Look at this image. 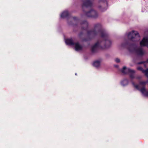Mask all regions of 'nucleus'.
Returning a JSON list of instances; mask_svg holds the SVG:
<instances>
[{
    "instance_id": "10",
    "label": "nucleus",
    "mask_w": 148,
    "mask_h": 148,
    "mask_svg": "<svg viewBox=\"0 0 148 148\" xmlns=\"http://www.w3.org/2000/svg\"><path fill=\"white\" fill-rule=\"evenodd\" d=\"M69 15V13L66 10L63 12L60 15V17L64 18L67 17Z\"/></svg>"
},
{
    "instance_id": "21",
    "label": "nucleus",
    "mask_w": 148,
    "mask_h": 148,
    "mask_svg": "<svg viewBox=\"0 0 148 148\" xmlns=\"http://www.w3.org/2000/svg\"><path fill=\"white\" fill-rule=\"evenodd\" d=\"M128 50H129V51L130 52H132V51H133V50H131L130 49H128Z\"/></svg>"
},
{
    "instance_id": "22",
    "label": "nucleus",
    "mask_w": 148,
    "mask_h": 148,
    "mask_svg": "<svg viewBox=\"0 0 148 148\" xmlns=\"http://www.w3.org/2000/svg\"><path fill=\"white\" fill-rule=\"evenodd\" d=\"M115 66L116 67H118V66Z\"/></svg>"
},
{
    "instance_id": "4",
    "label": "nucleus",
    "mask_w": 148,
    "mask_h": 148,
    "mask_svg": "<svg viewBox=\"0 0 148 148\" xmlns=\"http://www.w3.org/2000/svg\"><path fill=\"white\" fill-rule=\"evenodd\" d=\"M122 72L125 74H128L130 75V78L133 79L135 78L134 74L135 71L129 68H127L126 66H124L121 70Z\"/></svg>"
},
{
    "instance_id": "15",
    "label": "nucleus",
    "mask_w": 148,
    "mask_h": 148,
    "mask_svg": "<svg viewBox=\"0 0 148 148\" xmlns=\"http://www.w3.org/2000/svg\"><path fill=\"white\" fill-rule=\"evenodd\" d=\"M138 70L141 71L143 73H145V70L143 69V68L141 67H138L137 68Z\"/></svg>"
},
{
    "instance_id": "12",
    "label": "nucleus",
    "mask_w": 148,
    "mask_h": 148,
    "mask_svg": "<svg viewBox=\"0 0 148 148\" xmlns=\"http://www.w3.org/2000/svg\"><path fill=\"white\" fill-rule=\"evenodd\" d=\"M81 25L82 26L84 27V28H82V29H86L88 27V24L87 22L86 21H84L82 23Z\"/></svg>"
},
{
    "instance_id": "20",
    "label": "nucleus",
    "mask_w": 148,
    "mask_h": 148,
    "mask_svg": "<svg viewBox=\"0 0 148 148\" xmlns=\"http://www.w3.org/2000/svg\"><path fill=\"white\" fill-rule=\"evenodd\" d=\"M73 19L75 21L77 19V18L76 17H74L73 18Z\"/></svg>"
},
{
    "instance_id": "16",
    "label": "nucleus",
    "mask_w": 148,
    "mask_h": 148,
    "mask_svg": "<svg viewBox=\"0 0 148 148\" xmlns=\"http://www.w3.org/2000/svg\"><path fill=\"white\" fill-rule=\"evenodd\" d=\"M145 74L147 77H148V69L145 70Z\"/></svg>"
},
{
    "instance_id": "7",
    "label": "nucleus",
    "mask_w": 148,
    "mask_h": 148,
    "mask_svg": "<svg viewBox=\"0 0 148 148\" xmlns=\"http://www.w3.org/2000/svg\"><path fill=\"white\" fill-rule=\"evenodd\" d=\"M140 45L141 46H147L148 47V36L145 37L140 42Z\"/></svg>"
},
{
    "instance_id": "5",
    "label": "nucleus",
    "mask_w": 148,
    "mask_h": 148,
    "mask_svg": "<svg viewBox=\"0 0 148 148\" xmlns=\"http://www.w3.org/2000/svg\"><path fill=\"white\" fill-rule=\"evenodd\" d=\"M86 15L87 16L89 17H91L94 18H96L98 16L97 12L95 10H92L89 11L87 12Z\"/></svg>"
},
{
    "instance_id": "14",
    "label": "nucleus",
    "mask_w": 148,
    "mask_h": 148,
    "mask_svg": "<svg viewBox=\"0 0 148 148\" xmlns=\"http://www.w3.org/2000/svg\"><path fill=\"white\" fill-rule=\"evenodd\" d=\"M145 63H148V59H147V60L145 62H141L138 63V64H144V66L145 67H146V65L145 64Z\"/></svg>"
},
{
    "instance_id": "18",
    "label": "nucleus",
    "mask_w": 148,
    "mask_h": 148,
    "mask_svg": "<svg viewBox=\"0 0 148 148\" xmlns=\"http://www.w3.org/2000/svg\"><path fill=\"white\" fill-rule=\"evenodd\" d=\"M126 46V44H122L121 45V47H125Z\"/></svg>"
},
{
    "instance_id": "19",
    "label": "nucleus",
    "mask_w": 148,
    "mask_h": 148,
    "mask_svg": "<svg viewBox=\"0 0 148 148\" xmlns=\"http://www.w3.org/2000/svg\"><path fill=\"white\" fill-rule=\"evenodd\" d=\"M142 77L140 76H138L136 77V78L138 79H141Z\"/></svg>"
},
{
    "instance_id": "6",
    "label": "nucleus",
    "mask_w": 148,
    "mask_h": 148,
    "mask_svg": "<svg viewBox=\"0 0 148 148\" xmlns=\"http://www.w3.org/2000/svg\"><path fill=\"white\" fill-rule=\"evenodd\" d=\"M82 8H88L91 7L92 5V0H83Z\"/></svg>"
},
{
    "instance_id": "8",
    "label": "nucleus",
    "mask_w": 148,
    "mask_h": 148,
    "mask_svg": "<svg viewBox=\"0 0 148 148\" xmlns=\"http://www.w3.org/2000/svg\"><path fill=\"white\" fill-rule=\"evenodd\" d=\"M136 53L139 56L141 57L143 56L145 53V51L141 48H139L136 50Z\"/></svg>"
},
{
    "instance_id": "13",
    "label": "nucleus",
    "mask_w": 148,
    "mask_h": 148,
    "mask_svg": "<svg viewBox=\"0 0 148 148\" xmlns=\"http://www.w3.org/2000/svg\"><path fill=\"white\" fill-rule=\"evenodd\" d=\"M128 83V81L127 79H125L123 80L121 82V85L124 86L127 85Z\"/></svg>"
},
{
    "instance_id": "3",
    "label": "nucleus",
    "mask_w": 148,
    "mask_h": 148,
    "mask_svg": "<svg viewBox=\"0 0 148 148\" xmlns=\"http://www.w3.org/2000/svg\"><path fill=\"white\" fill-rule=\"evenodd\" d=\"M65 42L67 45H73L76 51H81L82 49V46L78 42H75V40L72 38L66 39Z\"/></svg>"
},
{
    "instance_id": "23",
    "label": "nucleus",
    "mask_w": 148,
    "mask_h": 148,
    "mask_svg": "<svg viewBox=\"0 0 148 148\" xmlns=\"http://www.w3.org/2000/svg\"><path fill=\"white\" fill-rule=\"evenodd\" d=\"M77 75V74L76 73H75V75Z\"/></svg>"
},
{
    "instance_id": "9",
    "label": "nucleus",
    "mask_w": 148,
    "mask_h": 148,
    "mask_svg": "<svg viewBox=\"0 0 148 148\" xmlns=\"http://www.w3.org/2000/svg\"><path fill=\"white\" fill-rule=\"evenodd\" d=\"M103 2L104 3V4L105 6V7H104L103 5L102 6H99V8L100 10L103 12L106 10L107 9V2L106 0H103Z\"/></svg>"
},
{
    "instance_id": "11",
    "label": "nucleus",
    "mask_w": 148,
    "mask_h": 148,
    "mask_svg": "<svg viewBox=\"0 0 148 148\" xmlns=\"http://www.w3.org/2000/svg\"><path fill=\"white\" fill-rule=\"evenodd\" d=\"M101 62L100 60L95 61L93 62V65L94 66L98 68L100 66Z\"/></svg>"
},
{
    "instance_id": "1",
    "label": "nucleus",
    "mask_w": 148,
    "mask_h": 148,
    "mask_svg": "<svg viewBox=\"0 0 148 148\" xmlns=\"http://www.w3.org/2000/svg\"><path fill=\"white\" fill-rule=\"evenodd\" d=\"M99 34L101 35L102 38L105 39V40L102 41L99 40L92 46L91 51L93 53L97 52L99 49H106L111 45V41L108 39L107 33L106 31L101 29V26L99 23L96 24L94 29L89 31L87 33L88 36L90 38Z\"/></svg>"
},
{
    "instance_id": "2",
    "label": "nucleus",
    "mask_w": 148,
    "mask_h": 148,
    "mask_svg": "<svg viewBox=\"0 0 148 148\" xmlns=\"http://www.w3.org/2000/svg\"><path fill=\"white\" fill-rule=\"evenodd\" d=\"M125 36L130 40L134 42L138 41L140 39V36L138 32L134 31L127 33Z\"/></svg>"
},
{
    "instance_id": "17",
    "label": "nucleus",
    "mask_w": 148,
    "mask_h": 148,
    "mask_svg": "<svg viewBox=\"0 0 148 148\" xmlns=\"http://www.w3.org/2000/svg\"><path fill=\"white\" fill-rule=\"evenodd\" d=\"M115 62L117 63H119L120 61V60L118 58H116L115 59Z\"/></svg>"
}]
</instances>
